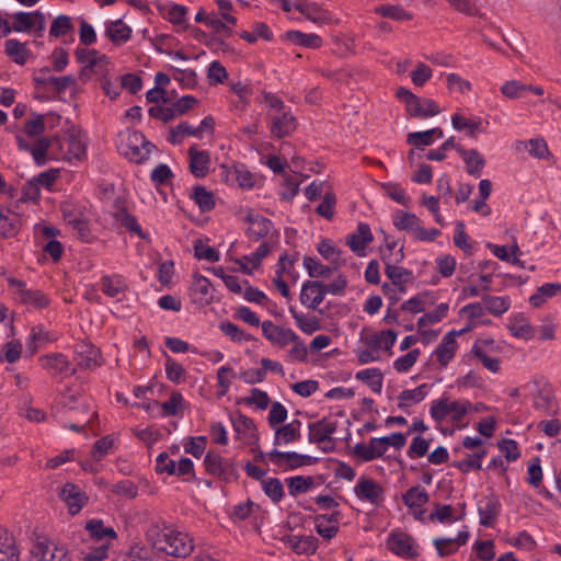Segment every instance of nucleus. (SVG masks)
<instances>
[{
  "label": "nucleus",
  "instance_id": "obj_21",
  "mask_svg": "<svg viewBox=\"0 0 561 561\" xmlns=\"http://www.w3.org/2000/svg\"><path fill=\"white\" fill-rule=\"evenodd\" d=\"M243 220L249 224L245 233L248 238L253 241L265 238L273 228V222L270 219L262 215L254 214L251 209L248 210Z\"/></svg>",
  "mask_w": 561,
  "mask_h": 561
},
{
  "label": "nucleus",
  "instance_id": "obj_52",
  "mask_svg": "<svg viewBox=\"0 0 561 561\" xmlns=\"http://www.w3.org/2000/svg\"><path fill=\"white\" fill-rule=\"evenodd\" d=\"M19 301L27 307L35 309L46 308L50 304L49 297L39 289H28L27 291H22V297L19 299Z\"/></svg>",
  "mask_w": 561,
  "mask_h": 561
},
{
  "label": "nucleus",
  "instance_id": "obj_39",
  "mask_svg": "<svg viewBox=\"0 0 561 561\" xmlns=\"http://www.w3.org/2000/svg\"><path fill=\"white\" fill-rule=\"evenodd\" d=\"M454 507L449 504H434L433 511L427 516V520L431 523L451 524L463 518L465 513L459 516L454 515Z\"/></svg>",
  "mask_w": 561,
  "mask_h": 561
},
{
  "label": "nucleus",
  "instance_id": "obj_63",
  "mask_svg": "<svg viewBox=\"0 0 561 561\" xmlns=\"http://www.w3.org/2000/svg\"><path fill=\"white\" fill-rule=\"evenodd\" d=\"M262 489L274 503L280 502L284 497V486L277 478L262 480Z\"/></svg>",
  "mask_w": 561,
  "mask_h": 561
},
{
  "label": "nucleus",
  "instance_id": "obj_17",
  "mask_svg": "<svg viewBox=\"0 0 561 561\" xmlns=\"http://www.w3.org/2000/svg\"><path fill=\"white\" fill-rule=\"evenodd\" d=\"M75 353L77 365L81 369H95L102 365L100 350L88 341H80Z\"/></svg>",
  "mask_w": 561,
  "mask_h": 561
},
{
  "label": "nucleus",
  "instance_id": "obj_26",
  "mask_svg": "<svg viewBox=\"0 0 561 561\" xmlns=\"http://www.w3.org/2000/svg\"><path fill=\"white\" fill-rule=\"evenodd\" d=\"M377 440H379V437L370 438L368 444L357 443L353 447V455L363 462H369L382 457L386 454L387 448L385 443H376Z\"/></svg>",
  "mask_w": 561,
  "mask_h": 561
},
{
  "label": "nucleus",
  "instance_id": "obj_64",
  "mask_svg": "<svg viewBox=\"0 0 561 561\" xmlns=\"http://www.w3.org/2000/svg\"><path fill=\"white\" fill-rule=\"evenodd\" d=\"M220 331L228 337H230L233 342L241 343L243 341H251L253 336L250 333L241 330L237 324L225 321L219 324Z\"/></svg>",
  "mask_w": 561,
  "mask_h": 561
},
{
  "label": "nucleus",
  "instance_id": "obj_1",
  "mask_svg": "<svg viewBox=\"0 0 561 561\" xmlns=\"http://www.w3.org/2000/svg\"><path fill=\"white\" fill-rule=\"evenodd\" d=\"M151 546L160 552L175 558H186L194 550L193 537L165 520L151 524L146 533Z\"/></svg>",
  "mask_w": 561,
  "mask_h": 561
},
{
  "label": "nucleus",
  "instance_id": "obj_11",
  "mask_svg": "<svg viewBox=\"0 0 561 561\" xmlns=\"http://www.w3.org/2000/svg\"><path fill=\"white\" fill-rule=\"evenodd\" d=\"M30 561H72L65 547L51 545L46 537H37L31 548Z\"/></svg>",
  "mask_w": 561,
  "mask_h": 561
},
{
  "label": "nucleus",
  "instance_id": "obj_7",
  "mask_svg": "<svg viewBox=\"0 0 561 561\" xmlns=\"http://www.w3.org/2000/svg\"><path fill=\"white\" fill-rule=\"evenodd\" d=\"M204 467L208 474L226 483L238 478L236 462L211 450L204 457Z\"/></svg>",
  "mask_w": 561,
  "mask_h": 561
},
{
  "label": "nucleus",
  "instance_id": "obj_12",
  "mask_svg": "<svg viewBox=\"0 0 561 561\" xmlns=\"http://www.w3.org/2000/svg\"><path fill=\"white\" fill-rule=\"evenodd\" d=\"M41 366L47 370L53 378L62 381L75 375L76 367L62 353H50L39 357Z\"/></svg>",
  "mask_w": 561,
  "mask_h": 561
},
{
  "label": "nucleus",
  "instance_id": "obj_41",
  "mask_svg": "<svg viewBox=\"0 0 561 561\" xmlns=\"http://www.w3.org/2000/svg\"><path fill=\"white\" fill-rule=\"evenodd\" d=\"M507 328L511 334L515 337L524 339L526 341L534 337L533 327L523 313L515 314L511 319Z\"/></svg>",
  "mask_w": 561,
  "mask_h": 561
},
{
  "label": "nucleus",
  "instance_id": "obj_51",
  "mask_svg": "<svg viewBox=\"0 0 561 561\" xmlns=\"http://www.w3.org/2000/svg\"><path fill=\"white\" fill-rule=\"evenodd\" d=\"M191 198L197 204L203 213L210 211L215 208L214 194L203 185H197L193 188Z\"/></svg>",
  "mask_w": 561,
  "mask_h": 561
},
{
  "label": "nucleus",
  "instance_id": "obj_30",
  "mask_svg": "<svg viewBox=\"0 0 561 561\" xmlns=\"http://www.w3.org/2000/svg\"><path fill=\"white\" fill-rule=\"evenodd\" d=\"M301 421L296 419L291 422L273 428L274 445H288L300 439Z\"/></svg>",
  "mask_w": 561,
  "mask_h": 561
},
{
  "label": "nucleus",
  "instance_id": "obj_25",
  "mask_svg": "<svg viewBox=\"0 0 561 561\" xmlns=\"http://www.w3.org/2000/svg\"><path fill=\"white\" fill-rule=\"evenodd\" d=\"M190 172L197 179L205 178L209 173L210 154L206 150H198L196 146L188 148Z\"/></svg>",
  "mask_w": 561,
  "mask_h": 561
},
{
  "label": "nucleus",
  "instance_id": "obj_19",
  "mask_svg": "<svg viewBox=\"0 0 561 561\" xmlns=\"http://www.w3.org/2000/svg\"><path fill=\"white\" fill-rule=\"evenodd\" d=\"M325 297L324 284L319 280H306L300 290L299 300L308 309L317 310Z\"/></svg>",
  "mask_w": 561,
  "mask_h": 561
},
{
  "label": "nucleus",
  "instance_id": "obj_47",
  "mask_svg": "<svg viewBox=\"0 0 561 561\" xmlns=\"http://www.w3.org/2000/svg\"><path fill=\"white\" fill-rule=\"evenodd\" d=\"M289 313L298 329L306 334H313L321 328L320 320L316 316L307 317L302 312L297 311L295 307H289Z\"/></svg>",
  "mask_w": 561,
  "mask_h": 561
},
{
  "label": "nucleus",
  "instance_id": "obj_42",
  "mask_svg": "<svg viewBox=\"0 0 561 561\" xmlns=\"http://www.w3.org/2000/svg\"><path fill=\"white\" fill-rule=\"evenodd\" d=\"M297 127L296 118L284 113L280 116H275L272 122L271 131L277 138H284L289 136Z\"/></svg>",
  "mask_w": 561,
  "mask_h": 561
},
{
  "label": "nucleus",
  "instance_id": "obj_15",
  "mask_svg": "<svg viewBox=\"0 0 561 561\" xmlns=\"http://www.w3.org/2000/svg\"><path fill=\"white\" fill-rule=\"evenodd\" d=\"M263 336L277 347H286L293 341L298 340V335L291 330L274 324L267 320L262 322Z\"/></svg>",
  "mask_w": 561,
  "mask_h": 561
},
{
  "label": "nucleus",
  "instance_id": "obj_38",
  "mask_svg": "<svg viewBox=\"0 0 561 561\" xmlns=\"http://www.w3.org/2000/svg\"><path fill=\"white\" fill-rule=\"evenodd\" d=\"M20 551L14 537L0 527V561H19Z\"/></svg>",
  "mask_w": 561,
  "mask_h": 561
},
{
  "label": "nucleus",
  "instance_id": "obj_2",
  "mask_svg": "<svg viewBox=\"0 0 561 561\" xmlns=\"http://www.w3.org/2000/svg\"><path fill=\"white\" fill-rule=\"evenodd\" d=\"M55 142L56 151H53L54 159L71 162L73 159L82 160L87 157L85 137L73 128L64 135L55 136Z\"/></svg>",
  "mask_w": 561,
  "mask_h": 561
},
{
  "label": "nucleus",
  "instance_id": "obj_27",
  "mask_svg": "<svg viewBox=\"0 0 561 561\" xmlns=\"http://www.w3.org/2000/svg\"><path fill=\"white\" fill-rule=\"evenodd\" d=\"M47 119L51 122V125H55L59 123L60 116L54 114L47 116L33 113L32 117L25 122L23 131L20 134L23 135L24 138L25 136L30 138H39L46 130Z\"/></svg>",
  "mask_w": 561,
  "mask_h": 561
},
{
  "label": "nucleus",
  "instance_id": "obj_59",
  "mask_svg": "<svg viewBox=\"0 0 561 561\" xmlns=\"http://www.w3.org/2000/svg\"><path fill=\"white\" fill-rule=\"evenodd\" d=\"M451 125L456 130H467L468 136L476 138L481 126V119H469L459 113H455L451 115Z\"/></svg>",
  "mask_w": 561,
  "mask_h": 561
},
{
  "label": "nucleus",
  "instance_id": "obj_46",
  "mask_svg": "<svg viewBox=\"0 0 561 561\" xmlns=\"http://www.w3.org/2000/svg\"><path fill=\"white\" fill-rule=\"evenodd\" d=\"M286 39L295 45L317 49L322 46V38L317 34L302 33L300 31H288L285 34Z\"/></svg>",
  "mask_w": 561,
  "mask_h": 561
},
{
  "label": "nucleus",
  "instance_id": "obj_58",
  "mask_svg": "<svg viewBox=\"0 0 561 561\" xmlns=\"http://www.w3.org/2000/svg\"><path fill=\"white\" fill-rule=\"evenodd\" d=\"M288 492L291 496L308 492L314 484L311 476H295L286 478Z\"/></svg>",
  "mask_w": 561,
  "mask_h": 561
},
{
  "label": "nucleus",
  "instance_id": "obj_32",
  "mask_svg": "<svg viewBox=\"0 0 561 561\" xmlns=\"http://www.w3.org/2000/svg\"><path fill=\"white\" fill-rule=\"evenodd\" d=\"M458 154L462 158L469 175L479 178L482 174L486 161L477 149H458Z\"/></svg>",
  "mask_w": 561,
  "mask_h": 561
},
{
  "label": "nucleus",
  "instance_id": "obj_33",
  "mask_svg": "<svg viewBox=\"0 0 561 561\" xmlns=\"http://www.w3.org/2000/svg\"><path fill=\"white\" fill-rule=\"evenodd\" d=\"M22 220L19 214L0 206V236L12 238L21 229Z\"/></svg>",
  "mask_w": 561,
  "mask_h": 561
},
{
  "label": "nucleus",
  "instance_id": "obj_36",
  "mask_svg": "<svg viewBox=\"0 0 561 561\" xmlns=\"http://www.w3.org/2000/svg\"><path fill=\"white\" fill-rule=\"evenodd\" d=\"M5 55L15 64L24 66L32 55L27 43H21L15 38L7 39L4 43Z\"/></svg>",
  "mask_w": 561,
  "mask_h": 561
},
{
  "label": "nucleus",
  "instance_id": "obj_18",
  "mask_svg": "<svg viewBox=\"0 0 561 561\" xmlns=\"http://www.w3.org/2000/svg\"><path fill=\"white\" fill-rule=\"evenodd\" d=\"M374 236L367 222H359L356 231L345 238V243L357 256H365L367 247L373 242Z\"/></svg>",
  "mask_w": 561,
  "mask_h": 561
},
{
  "label": "nucleus",
  "instance_id": "obj_53",
  "mask_svg": "<svg viewBox=\"0 0 561 561\" xmlns=\"http://www.w3.org/2000/svg\"><path fill=\"white\" fill-rule=\"evenodd\" d=\"M482 301L488 312L493 316H502L511 307V300L507 296L484 295Z\"/></svg>",
  "mask_w": 561,
  "mask_h": 561
},
{
  "label": "nucleus",
  "instance_id": "obj_16",
  "mask_svg": "<svg viewBox=\"0 0 561 561\" xmlns=\"http://www.w3.org/2000/svg\"><path fill=\"white\" fill-rule=\"evenodd\" d=\"M267 457L273 465L285 469H297L313 463V459L310 456L300 455L295 451L284 453L273 449L267 454Z\"/></svg>",
  "mask_w": 561,
  "mask_h": 561
},
{
  "label": "nucleus",
  "instance_id": "obj_49",
  "mask_svg": "<svg viewBox=\"0 0 561 561\" xmlns=\"http://www.w3.org/2000/svg\"><path fill=\"white\" fill-rule=\"evenodd\" d=\"M356 379L366 383L374 392L382 390L383 374L379 368H367L355 375Z\"/></svg>",
  "mask_w": 561,
  "mask_h": 561
},
{
  "label": "nucleus",
  "instance_id": "obj_62",
  "mask_svg": "<svg viewBox=\"0 0 561 561\" xmlns=\"http://www.w3.org/2000/svg\"><path fill=\"white\" fill-rule=\"evenodd\" d=\"M489 248L492 253L501 261L514 265H522L519 259L516 256L517 252L519 251V247L516 243L511 247V253L508 252L506 245L489 244Z\"/></svg>",
  "mask_w": 561,
  "mask_h": 561
},
{
  "label": "nucleus",
  "instance_id": "obj_20",
  "mask_svg": "<svg viewBox=\"0 0 561 561\" xmlns=\"http://www.w3.org/2000/svg\"><path fill=\"white\" fill-rule=\"evenodd\" d=\"M467 329H462L460 331H450L444 335L440 343L437 345L433 355L436 356L440 368L447 367V365L454 359L456 351H457V341L456 337L465 332Z\"/></svg>",
  "mask_w": 561,
  "mask_h": 561
},
{
  "label": "nucleus",
  "instance_id": "obj_43",
  "mask_svg": "<svg viewBox=\"0 0 561 561\" xmlns=\"http://www.w3.org/2000/svg\"><path fill=\"white\" fill-rule=\"evenodd\" d=\"M443 137H444V133H443L442 128L435 127V128L424 130V131L410 133L408 135L407 141L409 145H411L415 148H421V147L432 145L434 142L435 138L439 139Z\"/></svg>",
  "mask_w": 561,
  "mask_h": 561
},
{
  "label": "nucleus",
  "instance_id": "obj_48",
  "mask_svg": "<svg viewBox=\"0 0 561 561\" xmlns=\"http://www.w3.org/2000/svg\"><path fill=\"white\" fill-rule=\"evenodd\" d=\"M402 500L408 507L417 510L423 507L428 502L430 495L424 488L415 485L410 488L403 494Z\"/></svg>",
  "mask_w": 561,
  "mask_h": 561
},
{
  "label": "nucleus",
  "instance_id": "obj_31",
  "mask_svg": "<svg viewBox=\"0 0 561 561\" xmlns=\"http://www.w3.org/2000/svg\"><path fill=\"white\" fill-rule=\"evenodd\" d=\"M60 497L66 502L72 515L77 514L87 502L85 494L73 483H66L61 488Z\"/></svg>",
  "mask_w": 561,
  "mask_h": 561
},
{
  "label": "nucleus",
  "instance_id": "obj_6",
  "mask_svg": "<svg viewBox=\"0 0 561 561\" xmlns=\"http://www.w3.org/2000/svg\"><path fill=\"white\" fill-rule=\"evenodd\" d=\"M15 139L19 150L30 152L36 165H44L48 161L49 156L50 159H54L53 151H56L55 136L39 137L33 144L27 141L21 134H16Z\"/></svg>",
  "mask_w": 561,
  "mask_h": 561
},
{
  "label": "nucleus",
  "instance_id": "obj_22",
  "mask_svg": "<svg viewBox=\"0 0 561 561\" xmlns=\"http://www.w3.org/2000/svg\"><path fill=\"white\" fill-rule=\"evenodd\" d=\"M479 523L483 527H493L501 514V503L495 495L485 496L478 503Z\"/></svg>",
  "mask_w": 561,
  "mask_h": 561
},
{
  "label": "nucleus",
  "instance_id": "obj_23",
  "mask_svg": "<svg viewBox=\"0 0 561 561\" xmlns=\"http://www.w3.org/2000/svg\"><path fill=\"white\" fill-rule=\"evenodd\" d=\"M341 512L333 511L331 514H320L314 517V529L325 540H331L339 533Z\"/></svg>",
  "mask_w": 561,
  "mask_h": 561
},
{
  "label": "nucleus",
  "instance_id": "obj_29",
  "mask_svg": "<svg viewBox=\"0 0 561 561\" xmlns=\"http://www.w3.org/2000/svg\"><path fill=\"white\" fill-rule=\"evenodd\" d=\"M113 216L122 224L129 232L136 233L142 239H146V234L142 232L140 225L138 224L135 216L128 214L124 201L117 198L113 203Z\"/></svg>",
  "mask_w": 561,
  "mask_h": 561
},
{
  "label": "nucleus",
  "instance_id": "obj_56",
  "mask_svg": "<svg viewBox=\"0 0 561 561\" xmlns=\"http://www.w3.org/2000/svg\"><path fill=\"white\" fill-rule=\"evenodd\" d=\"M427 385L423 383L414 389H408L400 392L398 399L400 409L408 407L411 403H419L427 396Z\"/></svg>",
  "mask_w": 561,
  "mask_h": 561
},
{
  "label": "nucleus",
  "instance_id": "obj_54",
  "mask_svg": "<svg viewBox=\"0 0 561 561\" xmlns=\"http://www.w3.org/2000/svg\"><path fill=\"white\" fill-rule=\"evenodd\" d=\"M374 12L382 18L403 22L412 19V14L403 8L396 4H380L374 9Z\"/></svg>",
  "mask_w": 561,
  "mask_h": 561
},
{
  "label": "nucleus",
  "instance_id": "obj_55",
  "mask_svg": "<svg viewBox=\"0 0 561 561\" xmlns=\"http://www.w3.org/2000/svg\"><path fill=\"white\" fill-rule=\"evenodd\" d=\"M420 224L421 220L413 213L399 210L393 216V225L398 230L413 231L415 233Z\"/></svg>",
  "mask_w": 561,
  "mask_h": 561
},
{
  "label": "nucleus",
  "instance_id": "obj_34",
  "mask_svg": "<svg viewBox=\"0 0 561 561\" xmlns=\"http://www.w3.org/2000/svg\"><path fill=\"white\" fill-rule=\"evenodd\" d=\"M87 536L103 540L106 542H114L117 539V534L113 527L105 526L102 519H90L87 522L85 527Z\"/></svg>",
  "mask_w": 561,
  "mask_h": 561
},
{
  "label": "nucleus",
  "instance_id": "obj_9",
  "mask_svg": "<svg viewBox=\"0 0 561 561\" xmlns=\"http://www.w3.org/2000/svg\"><path fill=\"white\" fill-rule=\"evenodd\" d=\"M387 548L398 557L415 560L420 557V545L415 538L400 529L392 530L387 538Z\"/></svg>",
  "mask_w": 561,
  "mask_h": 561
},
{
  "label": "nucleus",
  "instance_id": "obj_40",
  "mask_svg": "<svg viewBox=\"0 0 561 561\" xmlns=\"http://www.w3.org/2000/svg\"><path fill=\"white\" fill-rule=\"evenodd\" d=\"M76 398L73 396H69L64 398L62 401V412L68 413L75 410L80 411L83 416L79 420L78 423H69L67 427L73 432L80 433L84 430L85 425L90 422L88 417V407L85 404H81L80 407H75Z\"/></svg>",
  "mask_w": 561,
  "mask_h": 561
},
{
  "label": "nucleus",
  "instance_id": "obj_3",
  "mask_svg": "<svg viewBox=\"0 0 561 561\" xmlns=\"http://www.w3.org/2000/svg\"><path fill=\"white\" fill-rule=\"evenodd\" d=\"M396 95L405 104V108L411 116L427 118L435 116L440 112L435 101L427 98H420L407 88H399Z\"/></svg>",
  "mask_w": 561,
  "mask_h": 561
},
{
  "label": "nucleus",
  "instance_id": "obj_50",
  "mask_svg": "<svg viewBox=\"0 0 561 561\" xmlns=\"http://www.w3.org/2000/svg\"><path fill=\"white\" fill-rule=\"evenodd\" d=\"M561 290L559 283H546L537 288L536 293L530 296L529 302L533 307L542 306L548 298L554 297Z\"/></svg>",
  "mask_w": 561,
  "mask_h": 561
},
{
  "label": "nucleus",
  "instance_id": "obj_60",
  "mask_svg": "<svg viewBox=\"0 0 561 561\" xmlns=\"http://www.w3.org/2000/svg\"><path fill=\"white\" fill-rule=\"evenodd\" d=\"M108 558L107 547L105 545L94 547L83 542L79 550L80 561H104Z\"/></svg>",
  "mask_w": 561,
  "mask_h": 561
},
{
  "label": "nucleus",
  "instance_id": "obj_44",
  "mask_svg": "<svg viewBox=\"0 0 561 561\" xmlns=\"http://www.w3.org/2000/svg\"><path fill=\"white\" fill-rule=\"evenodd\" d=\"M397 341V332L393 330H382L370 335L366 343L374 351L383 348L386 351L391 350Z\"/></svg>",
  "mask_w": 561,
  "mask_h": 561
},
{
  "label": "nucleus",
  "instance_id": "obj_5",
  "mask_svg": "<svg viewBox=\"0 0 561 561\" xmlns=\"http://www.w3.org/2000/svg\"><path fill=\"white\" fill-rule=\"evenodd\" d=\"M12 20V28L18 33H33L36 37H43L46 28V16L39 11H20L13 14L5 13Z\"/></svg>",
  "mask_w": 561,
  "mask_h": 561
},
{
  "label": "nucleus",
  "instance_id": "obj_24",
  "mask_svg": "<svg viewBox=\"0 0 561 561\" xmlns=\"http://www.w3.org/2000/svg\"><path fill=\"white\" fill-rule=\"evenodd\" d=\"M190 291L194 304L205 306L213 301L211 283L207 277L198 273L193 275V282L191 284Z\"/></svg>",
  "mask_w": 561,
  "mask_h": 561
},
{
  "label": "nucleus",
  "instance_id": "obj_14",
  "mask_svg": "<svg viewBox=\"0 0 561 561\" xmlns=\"http://www.w3.org/2000/svg\"><path fill=\"white\" fill-rule=\"evenodd\" d=\"M230 420L237 434V438L242 439L248 445L257 443V428L251 417L238 411L236 414L230 416Z\"/></svg>",
  "mask_w": 561,
  "mask_h": 561
},
{
  "label": "nucleus",
  "instance_id": "obj_37",
  "mask_svg": "<svg viewBox=\"0 0 561 561\" xmlns=\"http://www.w3.org/2000/svg\"><path fill=\"white\" fill-rule=\"evenodd\" d=\"M131 28L121 19L106 23L105 35L115 45H123L130 39Z\"/></svg>",
  "mask_w": 561,
  "mask_h": 561
},
{
  "label": "nucleus",
  "instance_id": "obj_8",
  "mask_svg": "<svg viewBox=\"0 0 561 561\" xmlns=\"http://www.w3.org/2000/svg\"><path fill=\"white\" fill-rule=\"evenodd\" d=\"M337 422L329 417H322L308 424V440L310 444L324 446L321 449L330 453L334 449L333 435L336 432Z\"/></svg>",
  "mask_w": 561,
  "mask_h": 561
},
{
  "label": "nucleus",
  "instance_id": "obj_10",
  "mask_svg": "<svg viewBox=\"0 0 561 561\" xmlns=\"http://www.w3.org/2000/svg\"><path fill=\"white\" fill-rule=\"evenodd\" d=\"M60 210L65 222L77 232L81 240L88 242L91 239V230L84 208L72 202H64L60 205Z\"/></svg>",
  "mask_w": 561,
  "mask_h": 561
},
{
  "label": "nucleus",
  "instance_id": "obj_45",
  "mask_svg": "<svg viewBox=\"0 0 561 561\" xmlns=\"http://www.w3.org/2000/svg\"><path fill=\"white\" fill-rule=\"evenodd\" d=\"M126 289L127 285L121 275H105L101 278V290L111 298H118Z\"/></svg>",
  "mask_w": 561,
  "mask_h": 561
},
{
  "label": "nucleus",
  "instance_id": "obj_61",
  "mask_svg": "<svg viewBox=\"0 0 561 561\" xmlns=\"http://www.w3.org/2000/svg\"><path fill=\"white\" fill-rule=\"evenodd\" d=\"M73 31V23L69 15L60 14L56 16L49 28V36L54 38H58L67 35L68 33Z\"/></svg>",
  "mask_w": 561,
  "mask_h": 561
},
{
  "label": "nucleus",
  "instance_id": "obj_4",
  "mask_svg": "<svg viewBox=\"0 0 561 561\" xmlns=\"http://www.w3.org/2000/svg\"><path fill=\"white\" fill-rule=\"evenodd\" d=\"M154 148L139 130L127 131L125 142L121 146L123 154L135 163L145 162Z\"/></svg>",
  "mask_w": 561,
  "mask_h": 561
},
{
  "label": "nucleus",
  "instance_id": "obj_35",
  "mask_svg": "<svg viewBox=\"0 0 561 561\" xmlns=\"http://www.w3.org/2000/svg\"><path fill=\"white\" fill-rule=\"evenodd\" d=\"M385 274L400 293H405L407 283L413 278V272L411 270L392 263H387V266H385Z\"/></svg>",
  "mask_w": 561,
  "mask_h": 561
},
{
  "label": "nucleus",
  "instance_id": "obj_28",
  "mask_svg": "<svg viewBox=\"0 0 561 561\" xmlns=\"http://www.w3.org/2000/svg\"><path fill=\"white\" fill-rule=\"evenodd\" d=\"M294 8L312 23L324 24L330 21V13L314 2L295 0Z\"/></svg>",
  "mask_w": 561,
  "mask_h": 561
},
{
  "label": "nucleus",
  "instance_id": "obj_57",
  "mask_svg": "<svg viewBox=\"0 0 561 561\" xmlns=\"http://www.w3.org/2000/svg\"><path fill=\"white\" fill-rule=\"evenodd\" d=\"M293 550L299 554H309L316 552L318 549V539L312 536H293L290 538Z\"/></svg>",
  "mask_w": 561,
  "mask_h": 561
},
{
  "label": "nucleus",
  "instance_id": "obj_13",
  "mask_svg": "<svg viewBox=\"0 0 561 561\" xmlns=\"http://www.w3.org/2000/svg\"><path fill=\"white\" fill-rule=\"evenodd\" d=\"M354 493L360 501L376 506L383 502V488L370 478L360 477L354 486Z\"/></svg>",
  "mask_w": 561,
  "mask_h": 561
}]
</instances>
